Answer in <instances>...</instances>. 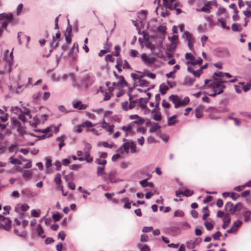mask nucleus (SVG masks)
I'll return each instance as SVG.
<instances>
[{"instance_id": "obj_63", "label": "nucleus", "mask_w": 251, "mask_h": 251, "mask_svg": "<svg viewBox=\"0 0 251 251\" xmlns=\"http://www.w3.org/2000/svg\"><path fill=\"white\" fill-rule=\"evenodd\" d=\"M242 224V222L240 220H237L236 222H235L233 225L232 227L233 228H237L239 226H240Z\"/></svg>"}, {"instance_id": "obj_19", "label": "nucleus", "mask_w": 251, "mask_h": 251, "mask_svg": "<svg viewBox=\"0 0 251 251\" xmlns=\"http://www.w3.org/2000/svg\"><path fill=\"white\" fill-rule=\"evenodd\" d=\"M18 38L19 40V42L20 44H22L23 42V39H25L26 40V42L28 43L30 40L29 36H26L22 32H19L18 34Z\"/></svg>"}, {"instance_id": "obj_62", "label": "nucleus", "mask_w": 251, "mask_h": 251, "mask_svg": "<svg viewBox=\"0 0 251 251\" xmlns=\"http://www.w3.org/2000/svg\"><path fill=\"white\" fill-rule=\"evenodd\" d=\"M221 236V233L220 231H217L212 236L214 240H219L220 237Z\"/></svg>"}, {"instance_id": "obj_57", "label": "nucleus", "mask_w": 251, "mask_h": 251, "mask_svg": "<svg viewBox=\"0 0 251 251\" xmlns=\"http://www.w3.org/2000/svg\"><path fill=\"white\" fill-rule=\"evenodd\" d=\"M76 154L78 156V160L79 161H83L84 160V158L82 156L83 152L81 151H78L76 152Z\"/></svg>"}, {"instance_id": "obj_32", "label": "nucleus", "mask_w": 251, "mask_h": 251, "mask_svg": "<svg viewBox=\"0 0 251 251\" xmlns=\"http://www.w3.org/2000/svg\"><path fill=\"white\" fill-rule=\"evenodd\" d=\"M164 5L167 8L170 10H173L175 9L173 3H169V0H162Z\"/></svg>"}, {"instance_id": "obj_55", "label": "nucleus", "mask_w": 251, "mask_h": 251, "mask_svg": "<svg viewBox=\"0 0 251 251\" xmlns=\"http://www.w3.org/2000/svg\"><path fill=\"white\" fill-rule=\"evenodd\" d=\"M240 195L238 194L231 192L230 194V197L232 200H236L240 197Z\"/></svg>"}, {"instance_id": "obj_8", "label": "nucleus", "mask_w": 251, "mask_h": 251, "mask_svg": "<svg viewBox=\"0 0 251 251\" xmlns=\"http://www.w3.org/2000/svg\"><path fill=\"white\" fill-rule=\"evenodd\" d=\"M29 206L26 204H18L16 205L15 207V210L17 212L20 213L22 211L23 212H24L27 211L29 209ZM21 215H23L24 213H20Z\"/></svg>"}, {"instance_id": "obj_7", "label": "nucleus", "mask_w": 251, "mask_h": 251, "mask_svg": "<svg viewBox=\"0 0 251 251\" xmlns=\"http://www.w3.org/2000/svg\"><path fill=\"white\" fill-rule=\"evenodd\" d=\"M141 57L144 62L147 65H150L153 63L155 61V58L152 56H150L146 53H143L141 55Z\"/></svg>"}, {"instance_id": "obj_39", "label": "nucleus", "mask_w": 251, "mask_h": 251, "mask_svg": "<svg viewBox=\"0 0 251 251\" xmlns=\"http://www.w3.org/2000/svg\"><path fill=\"white\" fill-rule=\"evenodd\" d=\"M129 104V103H128L127 101L122 102L121 103V108L124 111H127L128 110H129V108H128Z\"/></svg>"}, {"instance_id": "obj_46", "label": "nucleus", "mask_w": 251, "mask_h": 251, "mask_svg": "<svg viewBox=\"0 0 251 251\" xmlns=\"http://www.w3.org/2000/svg\"><path fill=\"white\" fill-rule=\"evenodd\" d=\"M240 84L242 85V89L244 90L245 92H247L249 91L251 86V84L250 83H247L246 85H244V83L243 82L240 83Z\"/></svg>"}, {"instance_id": "obj_52", "label": "nucleus", "mask_w": 251, "mask_h": 251, "mask_svg": "<svg viewBox=\"0 0 251 251\" xmlns=\"http://www.w3.org/2000/svg\"><path fill=\"white\" fill-rule=\"evenodd\" d=\"M194 194V192L193 191H191L188 189H186L184 190L183 192V196L186 197H189L192 196Z\"/></svg>"}, {"instance_id": "obj_14", "label": "nucleus", "mask_w": 251, "mask_h": 251, "mask_svg": "<svg viewBox=\"0 0 251 251\" xmlns=\"http://www.w3.org/2000/svg\"><path fill=\"white\" fill-rule=\"evenodd\" d=\"M231 218L229 214H226L223 219L222 227L224 229L226 228L230 223Z\"/></svg>"}, {"instance_id": "obj_27", "label": "nucleus", "mask_w": 251, "mask_h": 251, "mask_svg": "<svg viewBox=\"0 0 251 251\" xmlns=\"http://www.w3.org/2000/svg\"><path fill=\"white\" fill-rule=\"evenodd\" d=\"M121 201L124 203V207L125 208L130 209L131 208V202L127 198H123Z\"/></svg>"}, {"instance_id": "obj_12", "label": "nucleus", "mask_w": 251, "mask_h": 251, "mask_svg": "<svg viewBox=\"0 0 251 251\" xmlns=\"http://www.w3.org/2000/svg\"><path fill=\"white\" fill-rule=\"evenodd\" d=\"M225 208L232 215H234L235 213L234 205L231 202H227L225 206Z\"/></svg>"}, {"instance_id": "obj_45", "label": "nucleus", "mask_w": 251, "mask_h": 251, "mask_svg": "<svg viewBox=\"0 0 251 251\" xmlns=\"http://www.w3.org/2000/svg\"><path fill=\"white\" fill-rule=\"evenodd\" d=\"M14 231L15 234L20 237H25L26 235V233L24 230H22L21 232H20L17 229L15 228L14 229Z\"/></svg>"}, {"instance_id": "obj_48", "label": "nucleus", "mask_w": 251, "mask_h": 251, "mask_svg": "<svg viewBox=\"0 0 251 251\" xmlns=\"http://www.w3.org/2000/svg\"><path fill=\"white\" fill-rule=\"evenodd\" d=\"M184 213L183 211L181 210H177L175 211L174 213V217H182L184 216Z\"/></svg>"}, {"instance_id": "obj_28", "label": "nucleus", "mask_w": 251, "mask_h": 251, "mask_svg": "<svg viewBox=\"0 0 251 251\" xmlns=\"http://www.w3.org/2000/svg\"><path fill=\"white\" fill-rule=\"evenodd\" d=\"M202 62V59L201 58V57H199L198 59L197 60H193L192 61H187V64H191L192 65H201Z\"/></svg>"}, {"instance_id": "obj_60", "label": "nucleus", "mask_w": 251, "mask_h": 251, "mask_svg": "<svg viewBox=\"0 0 251 251\" xmlns=\"http://www.w3.org/2000/svg\"><path fill=\"white\" fill-rule=\"evenodd\" d=\"M218 22L221 23V26L223 28L226 29L227 30L229 29V27L227 26L226 25V22L222 19H219Z\"/></svg>"}, {"instance_id": "obj_36", "label": "nucleus", "mask_w": 251, "mask_h": 251, "mask_svg": "<svg viewBox=\"0 0 251 251\" xmlns=\"http://www.w3.org/2000/svg\"><path fill=\"white\" fill-rule=\"evenodd\" d=\"M37 231L39 236H40L42 238H44L46 237L45 235H43V234L44 233V230L40 225H38Z\"/></svg>"}, {"instance_id": "obj_41", "label": "nucleus", "mask_w": 251, "mask_h": 251, "mask_svg": "<svg viewBox=\"0 0 251 251\" xmlns=\"http://www.w3.org/2000/svg\"><path fill=\"white\" fill-rule=\"evenodd\" d=\"M194 81L195 79L189 77H186L184 80V83L186 85H191L194 83Z\"/></svg>"}, {"instance_id": "obj_29", "label": "nucleus", "mask_w": 251, "mask_h": 251, "mask_svg": "<svg viewBox=\"0 0 251 251\" xmlns=\"http://www.w3.org/2000/svg\"><path fill=\"white\" fill-rule=\"evenodd\" d=\"M84 155H85V156L84 157V160H85L87 162L91 163L93 161V158L91 156L90 152H89L88 151H85L84 152Z\"/></svg>"}, {"instance_id": "obj_38", "label": "nucleus", "mask_w": 251, "mask_h": 251, "mask_svg": "<svg viewBox=\"0 0 251 251\" xmlns=\"http://www.w3.org/2000/svg\"><path fill=\"white\" fill-rule=\"evenodd\" d=\"M184 35L185 36L186 39L188 41V43L194 42V40L193 38L192 35L188 32H185Z\"/></svg>"}, {"instance_id": "obj_18", "label": "nucleus", "mask_w": 251, "mask_h": 251, "mask_svg": "<svg viewBox=\"0 0 251 251\" xmlns=\"http://www.w3.org/2000/svg\"><path fill=\"white\" fill-rule=\"evenodd\" d=\"M78 52V46L77 43H75L73 45V46L71 49V50L69 52V55L72 57H74L75 55L76 54V53Z\"/></svg>"}, {"instance_id": "obj_53", "label": "nucleus", "mask_w": 251, "mask_h": 251, "mask_svg": "<svg viewBox=\"0 0 251 251\" xmlns=\"http://www.w3.org/2000/svg\"><path fill=\"white\" fill-rule=\"evenodd\" d=\"M122 66H123V68L124 69H130V66L129 64H128V62L126 60H125L124 61H123Z\"/></svg>"}, {"instance_id": "obj_21", "label": "nucleus", "mask_w": 251, "mask_h": 251, "mask_svg": "<svg viewBox=\"0 0 251 251\" xmlns=\"http://www.w3.org/2000/svg\"><path fill=\"white\" fill-rule=\"evenodd\" d=\"M152 113L153 114V117L154 120L157 121H160L161 120V115L159 111L154 109L152 111Z\"/></svg>"}, {"instance_id": "obj_22", "label": "nucleus", "mask_w": 251, "mask_h": 251, "mask_svg": "<svg viewBox=\"0 0 251 251\" xmlns=\"http://www.w3.org/2000/svg\"><path fill=\"white\" fill-rule=\"evenodd\" d=\"M34 130L36 132H42L43 133H45L46 135H47L48 137H50L52 136V133L51 132V130L50 129V127H48L46 129H43V130L35 129Z\"/></svg>"}, {"instance_id": "obj_23", "label": "nucleus", "mask_w": 251, "mask_h": 251, "mask_svg": "<svg viewBox=\"0 0 251 251\" xmlns=\"http://www.w3.org/2000/svg\"><path fill=\"white\" fill-rule=\"evenodd\" d=\"M132 99V96L130 95L129 98V104L128 105L129 110L133 109L136 106V103H138V100H133Z\"/></svg>"}, {"instance_id": "obj_30", "label": "nucleus", "mask_w": 251, "mask_h": 251, "mask_svg": "<svg viewBox=\"0 0 251 251\" xmlns=\"http://www.w3.org/2000/svg\"><path fill=\"white\" fill-rule=\"evenodd\" d=\"M97 174L98 176H102L106 174L105 172V166L99 167L97 168Z\"/></svg>"}, {"instance_id": "obj_42", "label": "nucleus", "mask_w": 251, "mask_h": 251, "mask_svg": "<svg viewBox=\"0 0 251 251\" xmlns=\"http://www.w3.org/2000/svg\"><path fill=\"white\" fill-rule=\"evenodd\" d=\"M235 212L236 211H240L243 208V204L242 202H238L234 205Z\"/></svg>"}, {"instance_id": "obj_17", "label": "nucleus", "mask_w": 251, "mask_h": 251, "mask_svg": "<svg viewBox=\"0 0 251 251\" xmlns=\"http://www.w3.org/2000/svg\"><path fill=\"white\" fill-rule=\"evenodd\" d=\"M204 106L202 105H200L195 109V115L198 118L202 117L203 115V110Z\"/></svg>"}, {"instance_id": "obj_6", "label": "nucleus", "mask_w": 251, "mask_h": 251, "mask_svg": "<svg viewBox=\"0 0 251 251\" xmlns=\"http://www.w3.org/2000/svg\"><path fill=\"white\" fill-rule=\"evenodd\" d=\"M20 113L19 115V119L23 122H26L28 118H31L30 111L26 108H24L23 110L20 109Z\"/></svg>"}, {"instance_id": "obj_61", "label": "nucleus", "mask_w": 251, "mask_h": 251, "mask_svg": "<svg viewBox=\"0 0 251 251\" xmlns=\"http://www.w3.org/2000/svg\"><path fill=\"white\" fill-rule=\"evenodd\" d=\"M204 225L207 230H209L213 229V225L210 222H205L204 224Z\"/></svg>"}, {"instance_id": "obj_64", "label": "nucleus", "mask_w": 251, "mask_h": 251, "mask_svg": "<svg viewBox=\"0 0 251 251\" xmlns=\"http://www.w3.org/2000/svg\"><path fill=\"white\" fill-rule=\"evenodd\" d=\"M226 13V9L225 8H224L223 7H220L219 8L218 10V14L219 15L225 14Z\"/></svg>"}, {"instance_id": "obj_11", "label": "nucleus", "mask_w": 251, "mask_h": 251, "mask_svg": "<svg viewBox=\"0 0 251 251\" xmlns=\"http://www.w3.org/2000/svg\"><path fill=\"white\" fill-rule=\"evenodd\" d=\"M117 174V171L115 169L112 170L108 174V177L111 183H115L117 182L120 180L119 179H117L115 176Z\"/></svg>"}, {"instance_id": "obj_40", "label": "nucleus", "mask_w": 251, "mask_h": 251, "mask_svg": "<svg viewBox=\"0 0 251 251\" xmlns=\"http://www.w3.org/2000/svg\"><path fill=\"white\" fill-rule=\"evenodd\" d=\"M83 127L90 128L94 126L91 122L89 121H86L82 123Z\"/></svg>"}, {"instance_id": "obj_20", "label": "nucleus", "mask_w": 251, "mask_h": 251, "mask_svg": "<svg viewBox=\"0 0 251 251\" xmlns=\"http://www.w3.org/2000/svg\"><path fill=\"white\" fill-rule=\"evenodd\" d=\"M188 71L189 72L192 73L195 76L197 77H199L202 73V71H201V69H199L197 71H195L194 69L191 67H188Z\"/></svg>"}, {"instance_id": "obj_59", "label": "nucleus", "mask_w": 251, "mask_h": 251, "mask_svg": "<svg viewBox=\"0 0 251 251\" xmlns=\"http://www.w3.org/2000/svg\"><path fill=\"white\" fill-rule=\"evenodd\" d=\"M194 56L191 53H187L185 54V59H189L190 61H192L195 59Z\"/></svg>"}, {"instance_id": "obj_3", "label": "nucleus", "mask_w": 251, "mask_h": 251, "mask_svg": "<svg viewBox=\"0 0 251 251\" xmlns=\"http://www.w3.org/2000/svg\"><path fill=\"white\" fill-rule=\"evenodd\" d=\"M225 81H223L221 78L219 79H214V80L205 79L204 83L205 85H207V87H212L214 90H219L220 88H225L224 85H222V83H225Z\"/></svg>"}, {"instance_id": "obj_35", "label": "nucleus", "mask_w": 251, "mask_h": 251, "mask_svg": "<svg viewBox=\"0 0 251 251\" xmlns=\"http://www.w3.org/2000/svg\"><path fill=\"white\" fill-rule=\"evenodd\" d=\"M168 89L169 87L165 84L161 85L159 87L160 92L163 95L165 94Z\"/></svg>"}, {"instance_id": "obj_47", "label": "nucleus", "mask_w": 251, "mask_h": 251, "mask_svg": "<svg viewBox=\"0 0 251 251\" xmlns=\"http://www.w3.org/2000/svg\"><path fill=\"white\" fill-rule=\"evenodd\" d=\"M213 92H214V93L213 94H209V95L211 97H215L217 95L220 94L223 92V88H220L219 90H218V91L217 90H213Z\"/></svg>"}, {"instance_id": "obj_13", "label": "nucleus", "mask_w": 251, "mask_h": 251, "mask_svg": "<svg viewBox=\"0 0 251 251\" xmlns=\"http://www.w3.org/2000/svg\"><path fill=\"white\" fill-rule=\"evenodd\" d=\"M54 182L57 185L58 189H61V191L63 190V186L61 185V175L59 173L57 174L54 178Z\"/></svg>"}, {"instance_id": "obj_43", "label": "nucleus", "mask_w": 251, "mask_h": 251, "mask_svg": "<svg viewBox=\"0 0 251 251\" xmlns=\"http://www.w3.org/2000/svg\"><path fill=\"white\" fill-rule=\"evenodd\" d=\"M190 101V99L188 97H186L184 98L183 100H180V106H185L188 104Z\"/></svg>"}, {"instance_id": "obj_25", "label": "nucleus", "mask_w": 251, "mask_h": 251, "mask_svg": "<svg viewBox=\"0 0 251 251\" xmlns=\"http://www.w3.org/2000/svg\"><path fill=\"white\" fill-rule=\"evenodd\" d=\"M113 91V88L109 87L108 92H106L104 93L103 100L106 101L110 100L112 96V91Z\"/></svg>"}, {"instance_id": "obj_54", "label": "nucleus", "mask_w": 251, "mask_h": 251, "mask_svg": "<svg viewBox=\"0 0 251 251\" xmlns=\"http://www.w3.org/2000/svg\"><path fill=\"white\" fill-rule=\"evenodd\" d=\"M10 162L12 164H21V161L17 159V158H14L13 157H10Z\"/></svg>"}, {"instance_id": "obj_4", "label": "nucleus", "mask_w": 251, "mask_h": 251, "mask_svg": "<svg viewBox=\"0 0 251 251\" xmlns=\"http://www.w3.org/2000/svg\"><path fill=\"white\" fill-rule=\"evenodd\" d=\"M0 228L9 231L11 228V221L7 217L0 215Z\"/></svg>"}, {"instance_id": "obj_34", "label": "nucleus", "mask_w": 251, "mask_h": 251, "mask_svg": "<svg viewBox=\"0 0 251 251\" xmlns=\"http://www.w3.org/2000/svg\"><path fill=\"white\" fill-rule=\"evenodd\" d=\"M95 162L99 165H102V166H105L107 163V161L105 159H102V158L99 157L95 160Z\"/></svg>"}, {"instance_id": "obj_56", "label": "nucleus", "mask_w": 251, "mask_h": 251, "mask_svg": "<svg viewBox=\"0 0 251 251\" xmlns=\"http://www.w3.org/2000/svg\"><path fill=\"white\" fill-rule=\"evenodd\" d=\"M101 144L104 147L108 148L110 149L112 148L113 147L115 146L113 143L109 144L106 142H103Z\"/></svg>"}, {"instance_id": "obj_49", "label": "nucleus", "mask_w": 251, "mask_h": 251, "mask_svg": "<svg viewBox=\"0 0 251 251\" xmlns=\"http://www.w3.org/2000/svg\"><path fill=\"white\" fill-rule=\"evenodd\" d=\"M143 100V98H140L138 100V103H139V106L142 109H146L147 108V105L146 103H144L142 102Z\"/></svg>"}, {"instance_id": "obj_5", "label": "nucleus", "mask_w": 251, "mask_h": 251, "mask_svg": "<svg viewBox=\"0 0 251 251\" xmlns=\"http://www.w3.org/2000/svg\"><path fill=\"white\" fill-rule=\"evenodd\" d=\"M48 116L46 114H43L38 117L36 115L33 118L32 121H29L30 125L33 127H36V126L41 122H44L47 120Z\"/></svg>"}, {"instance_id": "obj_50", "label": "nucleus", "mask_w": 251, "mask_h": 251, "mask_svg": "<svg viewBox=\"0 0 251 251\" xmlns=\"http://www.w3.org/2000/svg\"><path fill=\"white\" fill-rule=\"evenodd\" d=\"M132 128L133 127L131 124L123 126L122 127V130L126 132L131 130Z\"/></svg>"}, {"instance_id": "obj_37", "label": "nucleus", "mask_w": 251, "mask_h": 251, "mask_svg": "<svg viewBox=\"0 0 251 251\" xmlns=\"http://www.w3.org/2000/svg\"><path fill=\"white\" fill-rule=\"evenodd\" d=\"M160 127L161 126L157 123H155L151 126L150 128V131L151 132H154Z\"/></svg>"}, {"instance_id": "obj_10", "label": "nucleus", "mask_w": 251, "mask_h": 251, "mask_svg": "<svg viewBox=\"0 0 251 251\" xmlns=\"http://www.w3.org/2000/svg\"><path fill=\"white\" fill-rule=\"evenodd\" d=\"M114 125H110L108 123H106L105 122V120L103 119V122L102 123L101 127L105 129L107 131L109 132L110 133H112L114 132Z\"/></svg>"}, {"instance_id": "obj_51", "label": "nucleus", "mask_w": 251, "mask_h": 251, "mask_svg": "<svg viewBox=\"0 0 251 251\" xmlns=\"http://www.w3.org/2000/svg\"><path fill=\"white\" fill-rule=\"evenodd\" d=\"M105 60L106 62H113L114 58L112 57V54H107L105 57Z\"/></svg>"}, {"instance_id": "obj_9", "label": "nucleus", "mask_w": 251, "mask_h": 251, "mask_svg": "<svg viewBox=\"0 0 251 251\" xmlns=\"http://www.w3.org/2000/svg\"><path fill=\"white\" fill-rule=\"evenodd\" d=\"M169 100L172 101L175 105V108H177L180 106V100L177 96L172 95L169 97Z\"/></svg>"}, {"instance_id": "obj_26", "label": "nucleus", "mask_w": 251, "mask_h": 251, "mask_svg": "<svg viewBox=\"0 0 251 251\" xmlns=\"http://www.w3.org/2000/svg\"><path fill=\"white\" fill-rule=\"evenodd\" d=\"M32 176V172L30 170H25L23 173V177L26 180L30 179Z\"/></svg>"}, {"instance_id": "obj_24", "label": "nucleus", "mask_w": 251, "mask_h": 251, "mask_svg": "<svg viewBox=\"0 0 251 251\" xmlns=\"http://www.w3.org/2000/svg\"><path fill=\"white\" fill-rule=\"evenodd\" d=\"M65 137L64 135H61L56 138V141L59 142V148L61 150V148L65 146L64 141Z\"/></svg>"}, {"instance_id": "obj_16", "label": "nucleus", "mask_w": 251, "mask_h": 251, "mask_svg": "<svg viewBox=\"0 0 251 251\" xmlns=\"http://www.w3.org/2000/svg\"><path fill=\"white\" fill-rule=\"evenodd\" d=\"M71 32L72 28L71 27H68L66 29V32L65 33V40L67 44H70L71 42Z\"/></svg>"}, {"instance_id": "obj_15", "label": "nucleus", "mask_w": 251, "mask_h": 251, "mask_svg": "<svg viewBox=\"0 0 251 251\" xmlns=\"http://www.w3.org/2000/svg\"><path fill=\"white\" fill-rule=\"evenodd\" d=\"M73 106L74 108H77L79 110H85L87 108L88 105L82 104L80 101H77L73 103Z\"/></svg>"}, {"instance_id": "obj_44", "label": "nucleus", "mask_w": 251, "mask_h": 251, "mask_svg": "<svg viewBox=\"0 0 251 251\" xmlns=\"http://www.w3.org/2000/svg\"><path fill=\"white\" fill-rule=\"evenodd\" d=\"M121 48L119 45H116L115 47V51L112 53V54L116 56H118L120 55V51Z\"/></svg>"}, {"instance_id": "obj_31", "label": "nucleus", "mask_w": 251, "mask_h": 251, "mask_svg": "<svg viewBox=\"0 0 251 251\" xmlns=\"http://www.w3.org/2000/svg\"><path fill=\"white\" fill-rule=\"evenodd\" d=\"M176 117V115H174V116L170 117L168 120V125L169 126H172V125H173L177 123L178 121L175 120Z\"/></svg>"}, {"instance_id": "obj_58", "label": "nucleus", "mask_w": 251, "mask_h": 251, "mask_svg": "<svg viewBox=\"0 0 251 251\" xmlns=\"http://www.w3.org/2000/svg\"><path fill=\"white\" fill-rule=\"evenodd\" d=\"M119 153L114 154L112 157V161L114 162L116 161L117 160L119 159L121 157V154H122L120 152H118Z\"/></svg>"}, {"instance_id": "obj_33", "label": "nucleus", "mask_w": 251, "mask_h": 251, "mask_svg": "<svg viewBox=\"0 0 251 251\" xmlns=\"http://www.w3.org/2000/svg\"><path fill=\"white\" fill-rule=\"evenodd\" d=\"M122 62L123 60L121 58H118L117 59V64L115 66V67L118 70V71L120 72L122 71L121 66H122Z\"/></svg>"}, {"instance_id": "obj_2", "label": "nucleus", "mask_w": 251, "mask_h": 251, "mask_svg": "<svg viewBox=\"0 0 251 251\" xmlns=\"http://www.w3.org/2000/svg\"><path fill=\"white\" fill-rule=\"evenodd\" d=\"M129 149H130V152L132 153L136 151V146L133 142H126L124 143L123 145L118 149L117 151L121 153L126 152V154H128L129 151Z\"/></svg>"}, {"instance_id": "obj_1", "label": "nucleus", "mask_w": 251, "mask_h": 251, "mask_svg": "<svg viewBox=\"0 0 251 251\" xmlns=\"http://www.w3.org/2000/svg\"><path fill=\"white\" fill-rule=\"evenodd\" d=\"M13 20V16L11 14H0V37L4 29H5L8 24Z\"/></svg>"}]
</instances>
